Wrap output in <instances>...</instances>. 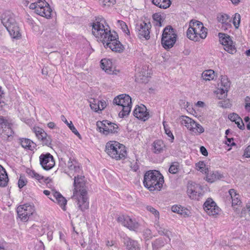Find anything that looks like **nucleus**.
Listing matches in <instances>:
<instances>
[{"label": "nucleus", "mask_w": 250, "mask_h": 250, "mask_svg": "<svg viewBox=\"0 0 250 250\" xmlns=\"http://www.w3.org/2000/svg\"><path fill=\"white\" fill-rule=\"evenodd\" d=\"M152 2L157 6L163 9L169 7L171 4L170 0H152Z\"/></svg>", "instance_id": "72a5a7b5"}, {"label": "nucleus", "mask_w": 250, "mask_h": 250, "mask_svg": "<svg viewBox=\"0 0 250 250\" xmlns=\"http://www.w3.org/2000/svg\"><path fill=\"white\" fill-rule=\"evenodd\" d=\"M115 2V0H104L103 1V4L105 6H110L114 5Z\"/></svg>", "instance_id": "3c124183"}, {"label": "nucleus", "mask_w": 250, "mask_h": 250, "mask_svg": "<svg viewBox=\"0 0 250 250\" xmlns=\"http://www.w3.org/2000/svg\"><path fill=\"white\" fill-rule=\"evenodd\" d=\"M19 143L21 146L26 149L33 150L36 147V144L31 140L27 138H21Z\"/></svg>", "instance_id": "cd10ccee"}, {"label": "nucleus", "mask_w": 250, "mask_h": 250, "mask_svg": "<svg viewBox=\"0 0 250 250\" xmlns=\"http://www.w3.org/2000/svg\"><path fill=\"white\" fill-rule=\"evenodd\" d=\"M207 29L202 22L195 20H191L187 31V36L190 40L197 42L200 39H204L207 36Z\"/></svg>", "instance_id": "20e7f679"}, {"label": "nucleus", "mask_w": 250, "mask_h": 250, "mask_svg": "<svg viewBox=\"0 0 250 250\" xmlns=\"http://www.w3.org/2000/svg\"><path fill=\"white\" fill-rule=\"evenodd\" d=\"M117 221L122 225L132 231H137L140 226L139 223L135 219L131 218L128 215H119L117 218Z\"/></svg>", "instance_id": "ddd939ff"}, {"label": "nucleus", "mask_w": 250, "mask_h": 250, "mask_svg": "<svg viewBox=\"0 0 250 250\" xmlns=\"http://www.w3.org/2000/svg\"><path fill=\"white\" fill-rule=\"evenodd\" d=\"M205 173L206 174V180L211 183L223 177V175L218 171H211L208 168L205 169Z\"/></svg>", "instance_id": "a878e982"}, {"label": "nucleus", "mask_w": 250, "mask_h": 250, "mask_svg": "<svg viewBox=\"0 0 250 250\" xmlns=\"http://www.w3.org/2000/svg\"><path fill=\"white\" fill-rule=\"evenodd\" d=\"M218 21L221 24V28L226 31L231 28V20L226 14H219L217 17Z\"/></svg>", "instance_id": "4be33fe9"}, {"label": "nucleus", "mask_w": 250, "mask_h": 250, "mask_svg": "<svg viewBox=\"0 0 250 250\" xmlns=\"http://www.w3.org/2000/svg\"><path fill=\"white\" fill-rule=\"evenodd\" d=\"M74 189L72 198L76 200L79 208L83 211L89 207L84 177L78 175L74 176Z\"/></svg>", "instance_id": "f03ea898"}, {"label": "nucleus", "mask_w": 250, "mask_h": 250, "mask_svg": "<svg viewBox=\"0 0 250 250\" xmlns=\"http://www.w3.org/2000/svg\"><path fill=\"white\" fill-rule=\"evenodd\" d=\"M146 209L147 211L151 213L154 216H155V222H157V221H159V218H160V214L159 212L153 208L151 206H148L146 207Z\"/></svg>", "instance_id": "4c0bfd02"}, {"label": "nucleus", "mask_w": 250, "mask_h": 250, "mask_svg": "<svg viewBox=\"0 0 250 250\" xmlns=\"http://www.w3.org/2000/svg\"><path fill=\"white\" fill-rule=\"evenodd\" d=\"M153 19L155 21V25L157 26L160 27L162 26V18L161 15L155 13L153 15Z\"/></svg>", "instance_id": "ea45409f"}, {"label": "nucleus", "mask_w": 250, "mask_h": 250, "mask_svg": "<svg viewBox=\"0 0 250 250\" xmlns=\"http://www.w3.org/2000/svg\"><path fill=\"white\" fill-rule=\"evenodd\" d=\"M228 118L230 121H231L232 122H235L237 120L240 121V118H241L238 116V114L234 113L229 114V115Z\"/></svg>", "instance_id": "37998d69"}, {"label": "nucleus", "mask_w": 250, "mask_h": 250, "mask_svg": "<svg viewBox=\"0 0 250 250\" xmlns=\"http://www.w3.org/2000/svg\"><path fill=\"white\" fill-rule=\"evenodd\" d=\"M204 209L207 213L210 216H214L220 212V208L215 202L211 199L208 198L204 204Z\"/></svg>", "instance_id": "6ab92c4d"}, {"label": "nucleus", "mask_w": 250, "mask_h": 250, "mask_svg": "<svg viewBox=\"0 0 250 250\" xmlns=\"http://www.w3.org/2000/svg\"><path fill=\"white\" fill-rule=\"evenodd\" d=\"M246 208V209L248 210V211H250V202L247 204Z\"/></svg>", "instance_id": "774afa93"}, {"label": "nucleus", "mask_w": 250, "mask_h": 250, "mask_svg": "<svg viewBox=\"0 0 250 250\" xmlns=\"http://www.w3.org/2000/svg\"><path fill=\"white\" fill-rule=\"evenodd\" d=\"M26 172L31 177H33V176H35V171L34 170L30 169H27L26 170Z\"/></svg>", "instance_id": "13d9d810"}, {"label": "nucleus", "mask_w": 250, "mask_h": 250, "mask_svg": "<svg viewBox=\"0 0 250 250\" xmlns=\"http://www.w3.org/2000/svg\"><path fill=\"white\" fill-rule=\"evenodd\" d=\"M169 171L172 174H175L178 172V167L177 165H171L169 168Z\"/></svg>", "instance_id": "8fccbe9b"}, {"label": "nucleus", "mask_w": 250, "mask_h": 250, "mask_svg": "<svg viewBox=\"0 0 250 250\" xmlns=\"http://www.w3.org/2000/svg\"><path fill=\"white\" fill-rule=\"evenodd\" d=\"M148 73L146 72V69L143 68L141 72L137 75L136 79L138 81L143 83L147 82Z\"/></svg>", "instance_id": "e433bc0d"}, {"label": "nucleus", "mask_w": 250, "mask_h": 250, "mask_svg": "<svg viewBox=\"0 0 250 250\" xmlns=\"http://www.w3.org/2000/svg\"><path fill=\"white\" fill-rule=\"evenodd\" d=\"M100 101V109L99 110L101 111L104 109L106 106V103L104 101Z\"/></svg>", "instance_id": "5fc2aeb1"}, {"label": "nucleus", "mask_w": 250, "mask_h": 250, "mask_svg": "<svg viewBox=\"0 0 250 250\" xmlns=\"http://www.w3.org/2000/svg\"><path fill=\"white\" fill-rule=\"evenodd\" d=\"M27 183V181L21 176L20 177V179L18 181V187L20 188H21L24 186L26 185Z\"/></svg>", "instance_id": "de8ad7c7"}, {"label": "nucleus", "mask_w": 250, "mask_h": 250, "mask_svg": "<svg viewBox=\"0 0 250 250\" xmlns=\"http://www.w3.org/2000/svg\"><path fill=\"white\" fill-rule=\"evenodd\" d=\"M151 25L150 22L143 21L136 24L135 29L140 38H145L146 40L150 38V29Z\"/></svg>", "instance_id": "2eb2a0df"}, {"label": "nucleus", "mask_w": 250, "mask_h": 250, "mask_svg": "<svg viewBox=\"0 0 250 250\" xmlns=\"http://www.w3.org/2000/svg\"><path fill=\"white\" fill-rule=\"evenodd\" d=\"M204 104V103L202 101H198L196 104V105L199 107H203Z\"/></svg>", "instance_id": "0e129e2a"}, {"label": "nucleus", "mask_w": 250, "mask_h": 250, "mask_svg": "<svg viewBox=\"0 0 250 250\" xmlns=\"http://www.w3.org/2000/svg\"><path fill=\"white\" fill-rule=\"evenodd\" d=\"M155 227L157 229L159 234L161 235H165L169 237L170 234V232L167 229L161 227L159 224V222L157 221L155 222Z\"/></svg>", "instance_id": "c9c22d12"}, {"label": "nucleus", "mask_w": 250, "mask_h": 250, "mask_svg": "<svg viewBox=\"0 0 250 250\" xmlns=\"http://www.w3.org/2000/svg\"><path fill=\"white\" fill-rule=\"evenodd\" d=\"M241 20V16L239 14L236 13L233 15V24L236 28H238L239 26Z\"/></svg>", "instance_id": "a19ab883"}, {"label": "nucleus", "mask_w": 250, "mask_h": 250, "mask_svg": "<svg viewBox=\"0 0 250 250\" xmlns=\"http://www.w3.org/2000/svg\"><path fill=\"white\" fill-rule=\"evenodd\" d=\"M187 193L191 199L198 200L201 194V187L194 183H188Z\"/></svg>", "instance_id": "aec40b11"}, {"label": "nucleus", "mask_w": 250, "mask_h": 250, "mask_svg": "<svg viewBox=\"0 0 250 250\" xmlns=\"http://www.w3.org/2000/svg\"><path fill=\"white\" fill-rule=\"evenodd\" d=\"M61 119H62V121H63L67 125H68L69 124V123L68 122V121H67L66 119L65 118V117L63 115H62L61 116Z\"/></svg>", "instance_id": "69168bd1"}, {"label": "nucleus", "mask_w": 250, "mask_h": 250, "mask_svg": "<svg viewBox=\"0 0 250 250\" xmlns=\"http://www.w3.org/2000/svg\"><path fill=\"white\" fill-rule=\"evenodd\" d=\"M47 126L49 128L53 129L55 127V124L54 122H51L48 123Z\"/></svg>", "instance_id": "e2e57ef3"}, {"label": "nucleus", "mask_w": 250, "mask_h": 250, "mask_svg": "<svg viewBox=\"0 0 250 250\" xmlns=\"http://www.w3.org/2000/svg\"><path fill=\"white\" fill-rule=\"evenodd\" d=\"M90 106L91 109L95 112H97L100 109V101L98 100L92 99V100L90 102Z\"/></svg>", "instance_id": "58836bf2"}, {"label": "nucleus", "mask_w": 250, "mask_h": 250, "mask_svg": "<svg viewBox=\"0 0 250 250\" xmlns=\"http://www.w3.org/2000/svg\"><path fill=\"white\" fill-rule=\"evenodd\" d=\"M39 159L42 167L46 170H50L55 166L54 158L49 153L42 154L39 157Z\"/></svg>", "instance_id": "a211bd4d"}, {"label": "nucleus", "mask_w": 250, "mask_h": 250, "mask_svg": "<svg viewBox=\"0 0 250 250\" xmlns=\"http://www.w3.org/2000/svg\"><path fill=\"white\" fill-rule=\"evenodd\" d=\"M97 126L100 132L107 135L110 133H117L119 130L118 125L107 120H104L102 122H97Z\"/></svg>", "instance_id": "f8f14e48"}, {"label": "nucleus", "mask_w": 250, "mask_h": 250, "mask_svg": "<svg viewBox=\"0 0 250 250\" xmlns=\"http://www.w3.org/2000/svg\"><path fill=\"white\" fill-rule=\"evenodd\" d=\"M133 114L135 117L144 121L147 120L149 117L148 112H147V109L143 104L138 105L134 110Z\"/></svg>", "instance_id": "412c9836"}, {"label": "nucleus", "mask_w": 250, "mask_h": 250, "mask_svg": "<svg viewBox=\"0 0 250 250\" xmlns=\"http://www.w3.org/2000/svg\"><path fill=\"white\" fill-rule=\"evenodd\" d=\"M214 71L211 69L204 71L202 74V78L205 81H210L214 79Z\"/></svg>", "instance_id": "f704fd0d"}, {"label": "nucleus", "mask_w": 250, "mask_h": 250, "mask_svg": "<svg viewBox=\"0 0 250 250\" xmlns=\"http://www.w3.org/2000/svg\"><path fill=\"white\" fill-rule=\"evenodd\" d=\"M33 178H35L36 179L39 180L42 178V176L35 172V176H34Z\"/></svg>", "instance_id": "680f3d73"}, {"label": "nucleus", "mask_w": 250, "mask_h": 250, "mask_svg": "<svg viewBox=\"0 0 250 250\" xmlns=\"http://www.w3.org/2000/svg\"><path fill=\"white\" fill-rule=\"evenodd\" d=\"M117 22L120 27H121V28L125 33L127 35L130 34L129 31L125 22L123 21L119 20Z\"/></svg>", "instance_id": "79ce46f5"}, {"label": "nucleus", "mask_w": 250, "mask_h": 250, "mask_svg": "<svg viewBox=\"0 0 250 250\" xmlns=\"http://www.w3.org/2000/svg\"><path fill=\"white\" fill-rule=\"evenodd\" d=\"M230 0L233 4H235V5L238 4L240 2V0Z\"/></svg>", "instance_id": "338daca9"}, {"label": "nucleus", "mask_w": 250, "mask_h": 250, "mask_svg": "<svg viewBox=\"0 0 250 250\" xmlns=\"http://www.w3.org/2000/svg\"><path fill=\"white\" fill-rule=\"evenodd\" d=\"M235 123L237 125L238 128H239L241 129H244V124L241 118H240V121L237 120Z\"/></svg>", "instance_id": "603ef678"}, {"label": "nucleus", "mask_w": 250, "mask_h": 250, "mask_svg": "<svg viewBox=\"0 0 250 250\" xmlns=\"http://www.w3.org/2000/svg\"><path fill=\"white\" fill-rule=\"evenodd\" d=\"M164 183V177L157 170L146 171L144 177V186L149 191H160Z\"/></svg>", "instance_id": "7ed1b4c3"}, {"label": "nucleus", "mask_w": 250, "mask_h": 250, "mask_svg": "<svg viewBox=\"0 0 250 250\" xmlns=\"http://www.w3.org/2000/svg\"><path fill=\"white\" fill-rule=\"evenodd\" d=\"M1 21L13 38H18L21 35L19 28L14 18L10 12L5 13L1 16Z\"/></svg>", "instance_id": "423d86ee"}, {"label": "nucleus", "mask_w": 250, "mask_h": 250, "mask_svg": "<svg viewBox=\"0 0 250 250\" xmlns=\"http://www.w3.org/2000/svg\"><path fill=\"white\" fill-rule=\"evenodd\" d=\"M220 42L224 46V49L228 53L234 54L236 52L235 43L230 37L227 34L219 33L218 34Z\"/></svg>", "instance_id": "4468645a"}, {"label": "nucleus", "mask_w": 250, "mask_h": 250, "mask_svg": "<svg viewBox=\"0 0 250 250\" xmlns=\"http://www.w3.org/2000/svg\"><path fill=\"white\" fill-rule=\"evenodd\" d=\"M29 8L35 10V12L46 19L51 17L52 9L49 4L45 0H35L29 5Z\"/></svg>", "instance_id": "6e6552de"}, {"label": "nucleus", "mask_w": 250, "mask_h": 250, "mask_svg": "<svg viewBox=\"0 0 250 250\" xmlns=\"http://www.w3.org/2000/svg\"><path fill=\"white\" fill-rule=\"evenodd\" d=\"M113 104L122 110L119 113L120 118L127 115L131 111V98L128 95L121 94L117 96L114 99Z\"/></svg>", "instance_id": "0eeeda50"}, {"label": "nucleus", "mask_w": 250, "mask_h": 250, "mask_svg": "<svg viewBox=\"0 0 250 250\" xmlns=\"http://www.w3.org/2000/svg\"><path fill=\"white\" fill-rule=\"evenodd\" d=\"M49 198L53 202L57 203L63 210H66L67 200L60 192L53 191Z\"/></svg>", "instance_id": "5701e85b"}, {"label": "nucleus", "mask_w": 250, "mask_h": 250, "mask_svg": "<svg viewBox=\"0 0 250 250\" xmlns=\"http://www.w3.org/2000/svg\"><path fill=\"white\" fill-rule=\"evenodd\" d=\"M92 33L97 41L103 43L105 47L110 48L114 52H122L124 50L123 44L118 40L115 32H111L105 19L97 17L92 23Z\"/></svg>", "instance_id": "f257e3e1"}, {"label": "nucleus", "mask_w": 250, "mask_h": 250, "mask_svg": "<svg viewBox=\"0 0 250 250\" xmlns=\"http://www.w3.org/2000/svg\"><path fill=\"white\" fill-rule=\"evenodd\" d=\"M105 151L111 158L117 160L125 159L127 154L125 146L117 141L107 142Z\"/></svg>", "instance_id": "39448f33"}, {"label": "nucleus", "mask_w": 250, "mask_h": 250, "mask_svg": "<svg viewBox=\"0 0 250 250\" xmlns=\"http://www.w3.org/2000/svg\"><path fill=\"white\" fill-rule=\"evenodd\" d=\"M123 242L126 250H141L138 242L127 236L123 238Z\"/></svg>", "instance_id": "b1692460"}, {"label": "nucleus", "mask_w": 250, "mask_h": 250, "mask_svg": "<svg viewBox=\"0 0 250 250\" xmlns=\"http://www.w3.org/2000/svg\"><path fill=\"white\" fill-rule=\"evenodd\" d=\"M163 124L164 125L166 133L168 137H171L172 139H174V136L171 131L169 130V129L167 127V125L166 124V122L164 121Z\"/></svg>", "instance_id": "a18cd8bd"}, {"label": "nucleus", "mask_w": 250, "mask_h": 250, "mask_svg": "<svg viewBox=\"0 0 250 250\" xmlns=\"http://www.w3.org/2000/svg\"><path fill=\"white\" fill-rule=\"evenodd\" d=\"M14 131L11 124L4 117L0 116V137L4 142L10 141L13 139Z\"/></svg>", "instance_id": "9d476101"}, {"label": "nucleus", "mask_w": 250, "mask_h": 250, "mask_svg": "<svg viewBox=\"0 0 250 250\" xmlns=\"http://www.w3.org/2000/svg\"><path fill=\"white\" fill-rule=\"evenodd\" d=\"M36 137L40 140L43 145L50 146L51 145L52 139L50 136L48 135L44 130L36 126L32 129Z\"/></svg>", "instance_id": "f3484780"}, {"label": "nucleus", "mask_w": 250, "mask_h": 250, "mask_svg": "<svg viewBox=\"0 0 250 250\" xmlns=\"http://www.w3.org/2000/svg\"><path fill=\"white\" fill-rule=\"evenodd\" d=\"M200 152L201 153L204 155V156H207L208 154V151H207V150L206 149V148L203 146H202L200 147Z\"/></svg>", "instance_id": "6e6d98bb"}, {"label": "nucleus", "mask_w": 250, "mask_h": 250, "mask_svg": "<svg viewBox=\"0 0 250 250\" xmlns=\"http://www.w3.org/2000/svg\"><path fill=\"white\" fill-rule=\"evenodd\" d=\"M144 235L148 239L151 237V231L149 229H146L144 232Z\"/></svg>", "instance_id": "4d7b16f0"}, {"label": "nucleus", "mask_w": 250, "mask_h": 250, "mask_svg": "<svg viewBox=\"0 0 250 250\" xmlns=\"http://www.w3.org/2000/svg\"><path fill=\"white\" fill-rule=\"evenodd\" d=\"M111 65V62L109 60H107L106 59H102L101 61V68H102V69L104 70L106 73L109 74H112L113 72Z\"/></svg>", "instance_id": "7c9ffc66"}, {"label": "nucleus", "mask_w": 250, "mask_h": 250, "mask_svg": "<svg viewBox=\"0 0 250 250\" xmlns=\"http://www.w3.org/2000/svg\"><path fill=\"white\" fill-rule=\"evenodd\" d=\"M221 87L220 88L218 89V93H220L222 95V97H225L227 96V93L228 89L230 86V82L229 81L227 76H221ZM219 99H221L219 97Z\"/></svg>", "instance_id": "393cba45"}, {"label": "nucleus", "mask_w": 250, "mask_h": 250, "mask_svg": "<svg viewBox=\"0 0 250 250\" xmlns=\"http://www.w3.org/2000/svg\"><path fill=\"white\" fill-rule=\"evenodd\" d=\"M8 177L5 169L1 166L0 167V187H4L7 185Z\"/></svg>", "instance_id": "2f4dec72"}, {"label": "nucleus", "mask_w": 250, "mask_h": 250, "mask_svg": "<svg viewBox=\"0 0 250 250\" xmlns=\"http://www.w3.org/2000/svg\"><path fill=\"white\" fill-rule=\"evenodd\" d=\"M171 210L173 212L179 214L184 217H187L190 214V211L180 205H174L171 207Z\"/></svg>", "instance_id": "c85d7f7f"}, {"label": "nucleus", "mask_w": 250, "mask_h": 250, "mask_svg": "<svg viewBox=\"0 0 250 250\" xmlns=\"http://www.w3.org/2000/svg\"><path fill=\"white\" fill-rule=\"evenodd\" d=\"M68 127L70 129V130L74 133L76 135H77L79 138H81V135L77 131L76 128L75 127L74 125H73L72 122L71 121L69 124L68 125Z\"/></svg>", "instance_id": "c03bdc74"}, {"label": "nucleus", "mask_w": 250, "mask_h": 250, "mask_svg": "<svg viewBox=\"0 0 250 250\" xmlns=\"http://www.w3.org/2000/svg\"><path fill=\"white\" fill-rule=\"evenodd\" d=\"M226 144L229 145H235L234 143L233 142V138H227V141L226 142Z\"/></svg>", "instance_id": "bf43d9fd"}, {"label": "nucleus", "mask_w": 250, "mask_h": 250, "mask_svg": "<svg viewBox=\"0 0 250 250\" xmlns=\"http://www.w3.org/2000/svg\"><path fill=\"white\" fill-rule=\"evenodd\" d=\"M229 193L232 200V207L237 209V208L236 206H240L242 204L240 195L234 189H229Z\"/></svg>", "instance_id": "bb28decb"}, {"label": "nucleus", "mask_w": 250, "mask_h": 250, "mask_svg": "<svg viewBox=\"0 0 250 250\" xmlns=\"http://www.w3.org/2000/svg\"><path fill=\"white\" fill-rule=\"evenodd\" d=\"M244 106L245 109L248 111H250V97L247 96L244 100Z\"/></svg>", "instance_id": "49530a36"}, {"label": "nucleus", "mask_w": 250, "mask_h": 250, "mask_svg": "<svg viewBox=\"0 0 250 250\" xmlns=\"http://www.w3.org/2000/svg\"><path fill=\"white\" fill-rule=\"evenodd\" d=\"M205 164L203 162H199L197 164H196V167L197 170H200L202 172H205Z\"/></svg>", "instance_id": "09e8293b"}, {"label": "nucleus", "mask_w": 250, "mask_h": 250, "mask_svg": "<svg viewBox=\"0 0 250 250\" xmlns=\"http://www.w3.org/2000/svg\"><path fill=\"white\" fill-rule=\"evenodd\" d=\"M17 212L21 220L26 222L28 220L29 217L33 214L34 209L32 206L25 204L19 206L17 208Z\"/></svg>", "instance_id": "dca6fc26"}, {"label": "nucleus", "mask_w": 250, "mask_h": 250, "mask_svg": "<svg viewBox=\"0 0 250 250\" xmlns=\"http://www.w3.org/2000/svg\"><path fill=\"white\" fill-rule=\"evenodd\" d=\"M248 212H249L248 210L246 208H243L241 211L240 217H245V215Z\"/></svg>", "instance_id": "052dcab7"}, {"label": "nucleus", "mask_w": 250, "mask_h": 250, "mask_svg": "<svg viewBox=\"0 0 250 250\" xmlns=\"http://www.w3.org/2000/svg\"><path fill=\"white\" fill-rule=\"evenodd\" d=\"M165 146V145L162 140H157L153 144V152L155 153H161Z\"/></svg>", "instance_id": "473e14b6"}, {"label": "nucleus", "mask_w": 250, "mask_h": 250, "mask_svg": "<svg viewBox=\"0 0 250 250\" xmlns=\"http://www.w3.org/2000/svg\"><path fill=\"white\" fill-rule=\"evenodd\" d=\"M179 121L182 125L185 126L187 129L194 133L200 134L204 131V129L201 125L188 116H181L179 118Z\"/></svg>", "instance_id": "9b49d317"}, {"label": "nucleus", "mask_w": 250, "mask_h": 250, "mask_svg": "<svg viewBox=\"0 0 250 250\" xmlns=\"http://www.w3.org/2000/svg\"><path fill=\"white\" fill-rule=\"evenodd\" d=\"M67 167L71 172H74L76 173H80L81 172V169L79 163L74 159H69L67 163Z\"/></svg>", "instance_id": "c756f323"}, {"label": "nucleus", "mask_w": 250, "mask_h": 250, "mask_svg": "<svg viewBox=\"0 0 250 250\" xmlns=\"http://www.w3.org/2000/svg\"><path fill=\"white\" fill-rule=\"evenodd\" d=\"M130 167L135 171H137L139 169V165L137 162L130 163Z\"/></svg>", "instance_id": "864d4df0"}, {"label": "nucleus", "mask_w": 250, "mask_h": 250, "mask_svg": "<svg viewBox=\"0 0 250 250\" xmlns=\"http://www.w3.org/2000/svg\"><path fill=\"white\" fill-rule=\"evenodd\" d=\"M177 39V35L174 29L170 26H167L164 29L162 44L165 49H169L173 46Z\"/></svg>", "instance_id": "1a4fd4ad"}]
</instances>
